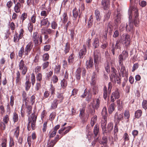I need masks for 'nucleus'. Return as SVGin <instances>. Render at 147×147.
Returning a JSON list of instances; mask_svg holds the SVG:
<instances>
[{
	"instance_id": "f257e3e1",
	"label": "nucleus",
	"mask_w": 147,
	"mask_h": 147,
	"mask_svg": "<svg viewBox=\"0 0 147 147\" xmlns=\"http://www.w3.org/2000/svg\"><path fill=\"white\" fill-rule=\"evenodd\" d=\"M37 119V116L34 113H32L28 118V123L27 125V128L28 131L30 130L31 127L33 130H34L36 128V124Z\"/></svg>"
},
{
	"instance_id": "f03ea898",
	"label": "nucleus",
	"mask_w": 147,
	"mask_h": 147,
	"mask_svg": "<svg viewBox=\"0 0 147 147\" xmlns=\"http://www.w3.org/2000/svg\"><path fill=\"white\" fill-rule=\"evenodd\" d=\"M119 38L125 47L127 48L130 45V36L128 34H123Z\"/></svg>"
},
{
	"instance_id": "7ed1b4c3",
	"label": "nucleus",
	"mask_w": 147,
	"mask_h": 147,
	"mask_svg": "<svg viewBox=\"0 0 147 147\" xmlns=\"http://www.w3.org/2000/svg\"><path fill=\"white\" fill-rule=\"evenodd\" d=\"M122 45H123V43L119 38H118L117 40L115 46L114 44H112L110 48V50L113 55H115V49H119L121 50V46Z\"/></svg>"
},
{
	"instance_id": "20e7f679",
	"label": "nucleus",
	"mask_w": 147,
	"mask_h": 147,
	"mask_svg": "<svg viewBox=\"0 0 147 147\" xmlns=\"http://www.w3.org/2000/svg\"><path fill=\"white\" fill-rule=\"evenodd\" d=\"M112 87V84L111 82H109L108 83V89L106 86H104L103 89V97L105 99H106L108 95L110 93Z\"/></svg>"
},
{
	"instance_id": "39448f33",
	"label": "nucleus",
	"mask_w": 147,
	"mask_h": 147,
	"mask_svg": "<svg viewBox=\"0 0 147 147\" xmlns=\"http://www.w3.org/2000/svg\"><path fill=\"white\" fill-rule=\"evenodd\" d=\"M32 39L35 46L38 45L39 44H40L42 41L41 36L39 37L38 33L36 32L33 33Z\"/></svg>"
},
{
	"instance_id": "423d86ee",
	"label": "nucleus",
	"mask_w": 147,
	"mask_h": 147,
	"mask_svg": "<svg viewBox=\"0 0 147 147\" xmlns=\"http://www.w3.org/2000/svg\"><path fill=\"white\" fill-rule=\"evenodd\" d=\"M93 55L94 64H98V62L100 57V50L98 49L94 50Z\"/></svg>"
},
{
	"instance_id": "0eeeda50",
	"label": "nucleus",
	"mask_w": 147,
	"mask_h": 147,
	"mask_svg": "<svg viewBox=\"0 0 147 147\" xmlns=\"http://www.w3.org/2000/svg\"><path fill=\"white\" fill-rule=\"evenodd\" d=\"M80 111L79 117L81 119L83 122H86L88 117L89 115L85 117V110L84 109H80Z\"/></svg>"
},
{
	"instance_id": "6e6552de",
	"label": "nucleus",
	"mask_w": 147,
	"mask_h": 147,
	"mask_svg": "<svg viewBox=\"0 0 147 147\" xmlns=\"http://www.w3.org/2000/svg\"><path fill=\"white\" fill-rule=\"evenodd\" d=\"M114 121L116 123L118 124L120 121L123 120V113L118 114L117 112H116L114 116Z\"/></svg>"
},
{
	"instance_id": "1a4fd4ad",
	"label": "nucleus",
	"mask_w": 147,
	"mask_h": 147,
	"mask_svg": "<svg viewBox=\"0 0 147 147\" xmlns=\"http://www.w3.org/2000/svg\"><path fill=\"white\" fill-rule=\"evenodd\" d=\"M28 98L25 99V105L26 109V112L27 114L29 115L32 113V107L31 105L28 104Z\"/></svg>"
},
{
	"instance_id": "9d476101",
	"label": "nucleus",
	"mask_w": 147,
	"mask_h": 147,
	"mask_svg": "<svg viewBox=\"0 0 147 147\" xmlns=\"http://www.w3.org/2000/svg\"><path fill=\"white\" fill-rule=\"evenodd\" d=\"M17 0H13V2L15 4L14 8V9L16 13H19L20 11V9L22 8L23 5L21 4V3L19 2L17 3L16 4Z\"/></svg>"
},
{
	"instance_id": "9b49d317",
	"label": "nucleus",
	"mask_w": 147,
	"mask_h": 147,
	"mask_svg": "<svg viewBox=\"0 0 147 147\" xmlns=\"http://www.w3.org/2000/svg\"><path fill=\"white\" fill-rule=\"evenodd\" d=\"M33 45L32 43L30 42H29L26 45L24 51V55H28L32 49Z\"/></svg>"
},
{
	"instance_id": "f8f14e48",
	"label": "nucleus",
	"mask_w": 147,
	"mask_h": 147,
	"mask_svg": "<svg viewBox=\"0 0 147 147\" xmlns=\"http://www.w3.org/2000/svg\"><path fill=\"white\" fill-rule=\"evenodd\" d=\"M113 129V123H110L108 124L107 126L106 127L105 129H104V132H103V134H105V133H109Z\"/></svg>"
},
{
	"instance_id": "ddd939ff",
	"label": "nucleus",
	"mask_w": 147,
	"mask_h": 147,
	"mask_svg": "<svg viewBox=\"0 0 147 147\" xmlns=\"http://www.w3.org/2000/svg\"><path fill=\"white\" fill-rule=\"evenodd\" d=\"M117 71L116 69L113 67H111V74L110 75V79L111 80H112L113 78L115 79L116 76L117 75Z\"/></svg>"
},
{
	"instance_id": "4468645a",
	"label": "nucleus",
	"mask_w": 147,
	"mask_h": 147,
	"mask_svg": "<svg viewBox=\"0 0 147 147\" xmlns=\"http://www.w3.org/2000/svg\"><path fill=\"white\" fill-rule=\"evenodd\" d=\"M86 48V47L85 45H83V49H81L79 53L80 58H83L84 56L85 55L87 51Z\"/></svg>"
},
{
	"instance_id": "2eb2a0df",
	"label": "nucleus",
	"mask_w": 147,
	"mask_h": 147,
	"mask_svg": "<svg viewBox=\"0 0 147 147\" xmlns=\"http://www.w3.org/2000/svg\"><path fill=\"white\" fill-rule=\"evenodd\" d=\"M31 86V82L29 80V76L27 75L26 76V80L25 83V89L26 91L28 90Z\"/></svg>"
},
{
	"instance_id": "dca6fc26",
	"label": "nucleus",
	"mask_w": 147,
	"mask_h": 147,
	"mask_svg": "<svg viewBox=\"0 0 147 147\" xmlns=\"http://www.w3.org/2000/svg\"><path fill=\"white\" fill-rule=\"evenodd\" d=\"M139 14L138 12V10H136L134 12V24L136 27L138 26V24L139 23V21L138 17Z\"/></svg>"
},
{
	"instance_id": "f3484780",
	"label": "nucleus",
	"mask_w": 147,
	"mask_h": 147,
	"mask_svg": "<svg viewBox=\"0 0 147 147\" xmlns=\"http://www.w3.org/2000/svg\"><path fill=\"white\" fill-rule=\"evenodd\" d=\"M126 30L127 32H131L134 31L133 29V22H131V21H129L128 24H127L126 26Z\"/></svg>"
},
{
	"instance_id": "a211bd4d",
	"label": "nucleus",
	"mask_w": 147,
	"mask_h": 147,
	"mask_svg": "<svg viewBox=\"0 0 147 147\" xmlns=\"http://www.w3.org/2000/svg\"><path fill=\"white\" fill-rule=\"evenodd\" d=\"M99 125L96 124L94 126L93 129V132L94 134V138L99 136Z\"/></svg>"
},
{
	"instance_id": "6ab92c4d",
	"label": "nucleus",
	"mask_w": 147,
	"mask_h": 147,
	"mask_svg": "<svg viewBox=\"0 0 147 147\" xmlns=\"http://www.w3.org/2000/svg\"><path fill=\"white\" fill-rule=\"evenodd\" d=\"M100 45L99 40L98 37L95 38L93 40L92 43V45L94 49H96L98 48Z\"/></svg>"
},
{
	"instance_id": "aec40b11",
	"label": "nucleus",
	"mask_w": 147,
	"mask_h": 147,
	"mask_svg": "<svg viewBox=\"0 0 147 147\" xmlns=\"http://www.w3.org/2000/svg\"><path fill=\"white\" fill-rule=\"evenodd\" d=\"M111 14V12L110 10H108L105 13L104 16L103 22H107L109 19Z\"/></svg>"
},
{
	"instance_id": "412c9836",
	"label": "nucleus",
	"mask_w": 147,
	"mask_h": 147,
	"mask_svg": "<svg viewBox=\"0 0 147 147\" xmlns=\"http://www.w3.org/2000/svg\"><path fill=\"white\" fill-rule=\"evenodd\" d=\"M101 4L104 9H106L109 7L110 4L109 0H102Z\"/></svg>"
},
{
	"instance_id": "4be33fe9",
	"label": "nucleus",
	"mask_w": 147,
	"mask_h": 147,
	"mask_svg": "<svg viewBox=\"0 0 147 147\" xmlns=\"http://www.w3.org/2000/svg\"><path fill=\"white\" fill-rule=\"evenodd\" d=\"M59 139V136L58 135H57L54 140L52 141L50 143H49V142H48V145L49 146L48 147H53Z\"/></svg>"
},
{
	"instance_id": "5701e85b",
	"label": "nucleus",
	"mask_w": 147,
	"mask_h": 147,
	"mask_svg": "<svg viewBox=\"0 0 147 147\" xmlns=\"http://www.w3.org/2000/svg\"><path fill=\"white\" fill-rule=\"evenodd\" d=\"M94 65L93 59L92 58L90 57L89 59L87 60L86 63V66L87 69L92 68Z\"/></svg>"
},
{
	"instance_id": "b1692460",
	"label": "nucleus",
	"mask_w": 147,
	"mask_h": 147,
	"mask_svg": "<svg viewBox=\"0 0 147 147\" xmlns=\"http://www.w3.org/2000/svg\"><path fill=\"white\" fill-rule=\"evenodd\" d=\"M81 72V68L80 67H79L77 69L75 73V76L76 79L78 80H79L80 79Z\"/></svg>"
},
{
	"instance_id": "393cba45",
	"label": "nucleus",
	"mask_w": 147,
	"mask_h": 147,
	"mask_svg": "<svg viewBox=\"0 0 147 147\" xmlns=\"http://www.w3.org/2000/svg\"><path fill=\"white\" fill-rule=\"evenodd\" d=\"M101 114L102 117V119H107V109L106 107H104L103 108Z\"/></svg>"
},
{
	"instance_id": "a878e982",
	"label": "nucleus",
	"mask_w": 147,
	"mask_h": 147,
	"mask_svg": "<svg viewBox=\"0 0 147 147\" xmlns=\"http://www.w3.org/2000/svg\"><path fill=\"white\" fill-rule=\"evenodd\" d=\"M121 67L120 72L121 73L122 76H128V73L126 71L125 67L124 65L121 66Z\"/></svg>"
},
{
	"instance_id": "bb28decb",
	"label": "nucleus",
	"mask_w": 147,
	"mask_h": 147,
	"mask_svg": "<svg viewBox=\"0 0 147 147\" xmlns=\"http://www.w3.org/2000/svg\"><path fill=\"white\" fill-rule=\"evenodd\" d=\"M122 12L119 9H117V11H115L114 14V17H121Z\"/></svg>"
},
{
	"instance_id": "cd10ccee",
	"label": "nucleus",
	"mask_w": 147,
	"mask_h": 147,
	"mask_svg": "<svg viewBox=\"0 0 147 147\" xmlns=\"http://www.w3.org/2000/svg\"><path fill=\"white\" fill-rule=\"evenodd\" d=\"M101 127L103 132H104V129H105L107 123V119H102L101 122Z\"/></svg>"
},
{
	"instance_id": "c85d7f7f",
	"label": "nucleus",
	"mask_w": 147,
	"mask_h": 147,
	"mask_svg": "<svg viewBox=\"0 0 147 147\" xmlns=\"http://www.w3.org/2000/svg\"><path fill=\"white\" fill-rule=\"evenodd\" d=\"M75 55L73 53L71 54L68 57V63L71 64L74 62V60Z\"/></svg>"
},
{
	"instance_id": "c756f323",
	"label": "nucleus",
	"mask_w": 147,
	"mask_h": 147,
	"mask_svg": "<svg viewBox=\"0 0 147 147\" xmlns=\"http://www.w3.org/2000/svg\"><path fill=\"white\" fill-rule=\"evenodd\" d=\"M94 13L96 20L97 21H100L101 19V16L100 11L98 9H96Z\"/></svg>"
},
{
	"instance_id": "7c9ffc66",
	"label": "nucleus",
	"mask_w": 147,
	"mask_h": 147,
	"mask_svg": "<svg viewBox=\"0 0 147 147\" xmlns=\"http://www.w3.org/2000/svg\"><path fill=\"white\" fill-rule=\"evenodd\" d=\"M115 104L114 103L111 104L109 105L108 108V110L109 113L110 114H111L115 110Z\"/></svg>"
},
{
	"instance_id": "2f4dec72",
	"label": "nucleus",
	"mask_w": 147,
	"mask_h": 147,
	"mask_svg": "<svg viewBox=\"0 0 147 147\" xmlns=\"http://www.w3.org/2000/svg\"><path fill=\"white\" fill-rule=\"evenodd\" d=\"M112 95L115 97V99L119 98L120 97V95L118 90L117 89L114 92H113L112 93Z\"/></svg>"
},
{
	"instance_id": "473e14b6",
	"label": "nucleus",
	"mask_w": 147,
	"mask_h": 147,
	"mask_svg": "<svg viewBox=\"0 0 147 147\" xmlns=\"http://www.w3.org/2000/svg\"><path fill=\"white\" fill-rule=\"evenodd\" d=\"M7 140L6 138H3L1 140V147H6L7 146Z\"/></svg>"
},
{
	"instance_id": "72a5a7b5",
	"label": "nucleus",
	"mask_w": 147,
	"mask_h": 147,
	"mask_svg": "<svg viewBox=\"0 0 147 147\" xmlns=\"http://www.w3.org/2000/svg\"><path fill=\"white\" fill-rule=\"evenodd\" d=\"M142 112L140 110H138L135 113V116L136 118H139L142 115Z\"/></svg>"
},
{
	"instance_id": "f704fd0d",
	"label": "nucleus",
	"mask_w": 147,
	"mask_h": 147,
	"mask_svg": "<svg viewBox=\"0 0 147 147\" xmlns=\"http://www.w3.org/2000/svg\"><path fill=\"white\" fill-rule=\"evenodd\" d=\"M35 96L33 95H32L29 100V98H28V104H31L32 105L33 103L35 101Z\"/></svg>"
},
{
	"instance_id": "c9c22d12",
	"label": "nucleus",
	"mask_w": 147,
	"mask_h": 147,
	"mask_svg": "<svg viewBox=\"0 0 147 147\" xmlns=\"http://www.w3.org/2000/svg\"><path fill=\"white\" fill-rule=\"evenodd\" d=\"M123 138L124 140V142L123 143V145H125V141H128L129 139V136L127 133H125L123 136Z\"/></svg>"
},
{
	"instance_id": "e433bc0d",
	"label": "nucleus",
	"mask_w": 147,
	"mask_h": 147,
	"mask_svg": "<svg viewBox=\"0 0 147 147\" xmlns=\"http://www.w3.org/2000/svg\"><path fill=\"white\" fill-rule=\"evenodd\" d=\"M117 123H116L115 124L114 127V135H115V140H117L118 138L117 136V134H116V133H117L118 131V126L117 125Z\"/></svg>"
},
{
	"instance_id": "4c0bfd02",
	"label": "nucleus",
	"mask_w": 147,
	"mask_h": 147,
	"mask_svg": "<svg viewBox=\"0 0 147 147\" xmlns=\"http://www.w3.org/2000/svg\"><path fill=\"white\" fill-rule=\"evenodd\" d=\"M114 22L117 26L120 24L121 23V17H114Z\"/></svg>"
},
{
	"instance_id": "58836bf2",
	"label": "nucleus",
	"mask_w": 147,
	"mask_h": 147,
	"mask_svg": "<svg viewBox=\"0 0 147 147\" xmlns=\"http://www.w3.org/2000/svg\"><path fill=\"white\" fill-rule=\"evenodd\" d=\"M100 100L98 98L96 100V103L95 105H93L92 106L93 109H97L99 107V104L100 103Z\"/></svg>"
},
{
	"instance_id": "ea45409f",
	"label": "nucleus",
	"mask_w": 147,
	"mask_h": 147,
	"mask_svg": "<svg viewBox=\"0 0 147 147\" xmlns=\"http://www.w3.org/2000/svg\"><path fill=\"white\" fill-rule=\"evenodd\" d=\"M67 81L65 79H63L61 82V85L63 88H65L67 85Z\"/></svg>"
},
{
	"instance_id": "a19ab883",
	"label": "nucleus",
	"mask_w": 147,
	"mask_h": 147,
	"mask_svg": "<svg viewBox=\"0 0 147 147\" xmlns=\"http://www.w3.org/2000/svg\"><path fill=\"white\" fill-rule=\"evenodd\" d=\"M70 49V47L69 44L68 43H67L66 44L64 50L65 54H66L68 53Z\"/></svg>"
},
{
	"instance_id": "79ce46f5",
	"label": "nucleus",
	"mask_w": 147,
	"mask_h": 147,
	"mask_svg": "<svg viewBox=\"0 0 147 147\" xmlns=\"http://www.w3.org/2000/svg\"><path fill=\"white\" fill-rule=\"evenodd\" d=\"M102 140L104 143V147H107V146L108 141L107 136H104L102 138Z\"/></svg>"
},
{
	"instance_id": "37998d69",
	"label": "nucleus",
	"mask_w": 147,
	"mask_h": 147,
	"mask_svg": "<svg viewBox=\"0 0 147 147\" xmlns=\"http://www.w3.org/2000/svg\"><path fill=\"white\" fill-rule=\"evenodd\" d=\"M15 130V131L14 133V136L17 139H18L19 134V127H17L16 128Z\"/></svg>"
},
{
	"instance_id": "c03bdc74",
	"label": "nucleus",
	"mask_w": 147,
	"mask_h": 147,
	"mask_svg": "<svg viewBox=\"0 0 147 147\" xmlns=\"http://www.w3.org/2000/svg\"><path fill=\"white\" fill-rule=\"evenodd\" d=\"M19 37L18 34V33H16L14 36V41L15 42H18L19 40L20 39H21Z\"/></svg>"
},
{
	"instance_id": "a18cd8bd",
	"label": "nucleus",
	"mask_w": 147,
	"mask_h": 147,
	"mask_svg": "<svg viewBox=\"0 0 147 147\" xmlns=\"http://www.w3.org/2000/svg\"><path fill=\"white\" fill-rule=\"evenodd\" d=\"M26 66L25 65L24 61L22 60H21L19 64V69L22 70V69Z\"/></svg>"
},
{
	"instance_id": "49530a36",
	"label": "nucleus",
	"mask_w": 147,
	"mask_h": 147,
	"mask_svg": "<svg viewBox=\"0 0 147 147\" xmlns=\"http://www.w3.org/2000/svg\"><path fill=\"white\" fill-rule=\"evenodd\" d=\"M58 101V100L56 99L54 100L53 103L51 105V107L53 109H55L57 107L58 105L57 102Z\"/></svg>"
},
{
	"instance_id": "de8ad7c7",
	"label": "nucleus",
	"mask_w": 147,
	"mask_h": 147,
	"mask_svg": "<svg viewBox=\"0 0 147 147\" xmlns=\"http://www.w3.org/2000/svg\"><path fill=\"white\" fill-rule=\"evenodd\" d=\"M57 97L59 99L58 101L59 100L60 102H62V100L64 99V96L63 94L62 93H58L57 96Z\"/></svg>"
},
{
	"instance_id": "09e8293b",
	"label": "nucleus",
	"mask_w": 147,
	"mask_h": 147,
	"mask_svg": "<svg viewBox=\"0 0 147 147\" xmlns=\"http://www.w3.org/2000/svg\"><path fill=\"white\" fill-rule=\"evenodd\" d=\"M13 119L14 123L16 122L18 120V115L15 113H13Z\"/></svg>"
},
{
	"instance_id": "8fccbe9b",
	"label": "nucleus",
	"mask_w": 147,
	"mask_h": 147,
	"mask_svg": "<svg viewBox=\"0 0 147 147\" xmlns=\"http://www.w3.org/2000/svg\"><path fill=\"white\" fill-rule=\"evenodd\" d=\"M31 80L32 84V86H34L35 82V76L33 73L31 75Z\"/></svg>"
},
{
	"instance_id": "3c124183",
	"label": "nucleus",
	"mask_w": 147,
	"mask_h": 147,
	"mask_svg": "<svg viewBox=\"0 0 147 147\" xmlns=\"http://www.w3.org/2000/svg\"><path fill=\"white\" fill-rule=\"evenodd\" d=\"M96 117L97 116H96L92 118L90 122V124L93 127L94 125L96 120Z\"/></svg>"
},
{
	"instance_id": "603ef678",
	"label": "nucleus",
	"mask_w": 147,
	"mask_h": 147,
	"mask_svg": "<svg viewBox=\"0 0 147 147\" xmlns=\"http://www.w3.org/2000/svg\"><path fill=\"white\" fill-rule=\"evenodd\" d=\"M9 147H12L14 145V142L13 138L11 137H9Z\"/></svg>"
},
{
	"instance_id": "864d4df0",
	"label": "nucleus",
	"mask_w": 147,
	"mask_h": 147,
	"mask_svg": "<svg viewBox=\"0 0 147 147\" xmlns=\"http://www.w3.org/2000/svg\"><path fill=\"white\" fill-rule=\"evenodd\" d=\"M61 69V66L58 65L56 66L55 68V72L56 74H58L59 73Z\"/></svg>"
},
{
	"instance_id": "5fc2aeb1",
	"label": "nucleus",
	"mask_w": 147,
	"mask_h": 147,
	"mask_svg": "<svg viewBox=\"0 0 147 147\" xmlns=\"http://www.w3.org/2000/svg\"><path fill=\"white\" fill-rule=\"evenodd\" d=\"M92 93L94 95H96L98 94V87L96 86H94L92 88Z\"/></svg>"
},
{
	"instance_id": "6e6d98bb",
	"label": "nucleus",
	"mask_w": 147,
	"mask_h": 147,
	"mask_svg": "<svg viewBox=\"0 0 147 147\" xmlns=\"http://www.w3.org/2000/svg\"><path fill=\"white\" fill-rule=\"evenodd\" d=\"M3 120L4 123L6 124L7 123L9 120V115H5L3 117Z\"/></svg>"
},
{
	"instance_id": "4d7b16f0",
	"label": "nucleus",
	"mask_w": 147,
	"mask_h": 147,
	"mask_svg": "<svg viewBox=\"0 0 147 147\" xmlns=\"http://www.w3.org/2000/svg\"><path fill=\"white\" fill-rule=\"evenodd\" d=\"M73 16L74 17L76 18L78 16V13L77 9L76 8H75L73 10Z\"/></svg>"
},
{
	"instance_id": "13d9d810",
	"label": "nucleus",
	"mask_w": 147,
	"mask_h": 147,
	"mask_svg": "<svg viewBox=\"0 0 147 147\" xmlns=\"http://www.w3.org/2000/svg\"><path fill=\"white\" fill-rule=\"evenodd\" d=\"M33 24L31 22H29L28 24V28L29 31L30 32H32L33 30Z\"/></svg>"
},
{
	"instance_id": "bf43d9fd",
	"label": "nucleus",
	"mask_w": 147,
	"mask_h": 147,
	"mask_svg": "<svg viewBox=\"0 0 147 147\" xmlns=\"http://www.w3.org/2000/svg\"><path fill=\"white\" fill-rule=\"evenodd\" d=\"M63 22L64 24L67 22L68 20V17L67 13H64L63 15Z\"/></svg>"
},
{
	"instance_id": "052dcab7",
	"label": "nucleus",
	"mask_w": 147,
	"mask_h": 147,
	"mask_svg": "<svg viewBox=\"0 0 147 147\" xmlns=\"http://www.w3.org/2000/svg\"><path fill=\"white\" fill-rule=\"evenodd\" d=\"M139 64L138 63H135L134 64L133 66L131 71L132 72H134L139 67Z\"/></svg>"
},
{
	"instance_id": "680f3d73",
	"label": "nucleus",
	"mask_w": 147,
	"mask_h": 147,
	"mask_svg": "<svg viewBox=\"0 0 147 147\" xmlns=\"http://www.w3.org/2000/svg\"><path fill=\"white\" fill-rule=\"evenodd\" d=\"M24 48L22 47L21 48L20 50L19 51L18 55L19 57H22L24 53Z\"/></svg>"
},
{
	"instance_id": "e2e57ef3",
	"label": "nucleus",
	"mask_w": 147,
	"mask_h": 147,
	"mask_svg": "<svg viewBox=\"0 0 147 147\" xmlns=\"http://www.w3.org/2000/svg\"><path fill=\"white\" fill-rule=\"evenodd\" d=\"M94 140L92 142V146H94L95 145L96 143V142H98V140L99 137L98 136L94 138Z\"/></svg>"
},
{
	"instance_id": "0e129e2a",
	"label": "nucleus",
	"mask_w": 147,
	"mask_h": 147,
	"mask_svg": "<svg viewBox=\"0 0 147 147\" xmlns=\"http://www.w3.org/2000/svg\"><path fill=\"white\" fill-rule=\"evenodd\" d=\"M142 106L145 110L147 109V101L146 100H143L142 103Z\"/></svg>"
},
{
	"instance_id": "69168bd1",
	"label": "nucleus",
	"mask_w": 147,
	"mask_h": 147,
	"mask_svg": "<svg viewBox=\"0 0 147 147\" xmlns=\"http://www.w3.org/2000/svg\"><path fill=\"white\" fill-rule=\"evenodd\" d=\"M122 55L124 57V59H126L128 56V53L127 51L126 50L123 51L122 52Z\"/></svg>"
},
{
	"instance_id": "338daca9",
	"label": "nucleus",
	"mask_w": 147,
	"mask_h": 147,
	"mask_svg": "<svg viewBox=\"0 0 147 147\" xmlns=\"http://www.w3.org/2000/svg\"><path fill=\"white\" fill-rule=\"evenodd\" d=\"M27 13H22L21 16V19L22 20V22L27 18Z\"/></svg>"
},
{
	"instance_id": "774afa93",
	"label": "nucleus",
	"mask_w": 147,
	"mask_h": 147,
	"mask_svg": "<svg viewBox=\"0 0 147 147\" xmlns=\"http://www.w3.org/2000/svg\"><path fill=\"white\" fill-rule=\"evenodd\" d=\"M124 115L125 119H128L130 116L129 112L128 111H125L124 113Z\"/></svg>"
}]
</instances>
